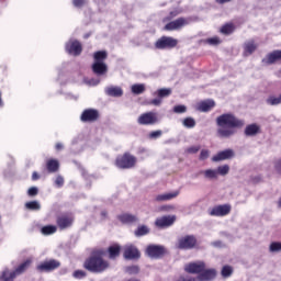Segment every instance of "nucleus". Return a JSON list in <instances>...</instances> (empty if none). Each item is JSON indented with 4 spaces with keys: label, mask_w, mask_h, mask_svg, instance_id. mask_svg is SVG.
Instances as JSON below:
<instances>
[{
    "label": "nucleus",
    "mask_w": 281,
    "mask_h": 281,
    "mask_svg": "<svg viewBox=\"0 0 281 281\" xmlns=\"http://www.w3.org/2000/svg\"><path fill=\"white\" fill-rule=\"evenodd\" d=\"M216 135L220 139H229L234 137L236 128H243L245 126V121L236 117L232 113H224L216 117Z\"/></svg>",
    "instance_id": "f257e3e1"
},
{
    "label": "nucleus",
    "mask_w": 281,
    "mask_h": 281,
    "mask_svg": "<svg viewBox=\"0 0 281 281\" xmlns=\"http://www.w3.org/2000/svg\"><path fill=\"white\" fill-rule=\"evenodd\" d=\"M85 269L92 273H102L109 269V261L102 259L101 256L94 255L85 262Z\"/></svg>",
    "instance_id": "f03ea898"
},
{
    "label": "nucleus",
    "mask_w": 281,
    "mask_h": 281,
    "mask_svg": "<svg viewBox=\"0 0 281 281\" xmlns=\"http://www.w3.org/2000/svg\"><path fill=\"white\" fill-rule=\"evenodd\" d=\"M106 56H108L106 50H99L94 53L93 55L94 63L92 65V70H93V74H95L97 76H104V74L109 71V68L104 63V60H106Z\"/></svg>",
    "instance_id": "7ed1b4c3"
},
{
    "label": "nucleus",
    "mask_w": 281,
    "mask_h": 281,
    "mask_svg": "<svg viewBox=\"0 0 281 281\" xmlns=\"http://www.w3.org/2000/svg\"><path fill=\"white\" fill-rule=\"evenodd\" d=\"M30 265H32V260L27 259L26 261L21 263L14 271L4 269L2 272H0V280L14 281V278H16V276H21V273H24L30 268Z\"/></svg>",
    "instance_id": "20e7f679"
},
{
    "label": "nucleus",
    "mask_w": 281,
    "mask_h": 281,
    "mask_svg": "<svg viewBox=\"0 0 281 281\" xmlns=\"http://www.w3.org/2000/svg\"><path fill=\"white\" fill-rule=\"evenodd\" d=\"M135 164H137V158L130 153L119 156L115 160L116 168H121L123 170L135 168Z\"/></svg>",
    "instance_id": "39448f33"
},
{
    "label": "nucleus",
    "mask_w": 281,
    "mask_h": 281,
    "mask_svg": "<svg viewBox=\"0 0 281 281\" xmlns=\"http://www.w3.org/2000/svg\"><path fill=\"white\" fill-rule=\"evenodd\" d=\"M172 94V89L170 88H161L157 91L153 92L151 95L156 97V99H153L149 104H153L154 106H161V103L164 102V98H169V95Z\"/></svg>",
    "instance_id": "423d86ee"
},
{
    "label": "nucleus",
    "mask_w": 281,
    "mask_h": 281,
    "mask_svg": "<svg viewBox=\"0 0 281 281\" xmlns=\"http://www.w3.org/2000/svg\"><path fill=\"white\" fill-rule=\"evenodd\" d=\"M157 122H159V117L155 112L143 113L137 119V123L140 124V126H153L157 124Z\"/></svg>",
    "instance_id": "0eeeda50"
},
{
    "label": "nucleus",
    "mask_w": 281,
    "mask_h": 281,
    "mask_svg": "<svg viewBox=\"0 0 281 281\" xmlns=\"http://www.w3.org/2000/svg\"><path fill=\"white\" fill-rule=\"evenodd\" d=\"M178 44L179 41L177 38L170 36H162L156 42L155 47L156 49H172Z\"/></svg>",
    "instance_id": "6e6552de"
},
{
    "label": "nucleus",
    "mask_w": 281,
    "mask_h": 281,
    "mask_svg": "<svg viewBox=\"0 0 281 281\" xmlns=\"http://www.w3.org/2000/svg\"><path fill=\"white\" fill-rule=\"evenodd\" d=\"M65 49L70 56H80L82 54V44L78 40L70 38L66 43Z\"/></svg>",
    "instance_id": "1a4fd4ad"
},
{
    "label": "nucleus",
    "mask_w": 281,
    "mask_h": 281,
    "mask_svg": "<svg viewBox=\"0 0 281 281\" xmlns=\"http://www.w3.org/2000/svg\"><path fill=\"white\" fill-rule=\"evenodd\" d=\"M177 247L178 249H194L196 247V237L193 235L180 237Z\"/></svg>",
    "instance_id": "9d476101"
},
{
    "label": "nucleus",
    "mask_w": 281,
    "mask_h": 281,
    "mask_svg": "<svg viewBox=\"0 0 281 281\" xmlns=\"http://www.w3.org/2000/svg\"><path fill=\"white\" fill-rule=\"evenodd\" d=\"M232 212V205L229 204H222V205H216L212 209L209 210L210 216H227Z\"/></svg>",
    "instance_id": "9b49d317"
},
{
    "label": "nucleus",
    "mask_w": 281,
    "mask_h": 281,
    "mask_svg": "<svg viewBox=\"0 0 281 281\" xmlns=\"http://www.w3.org/2000/svg\"><path fill=\"white\" fill-rule=\"evenodd\" d=\"M58 267H60V261L55 260V259H49V260H45V261L41 262L37 266V271L47 273L49 271H54V270L58 269Z\"/></svg>",
    "instance_id": "f8f14e48"
},
{
    "label": "nucleus",
    "mask_w": 281,
    "mask_h": 281,
    "mask_svg": "<svg viewBox=\"0 0 281 281\" xmlns=\"http://www.w3.org/2000/svg\"><path fill=\"white\" fill-rule=\"evenodd\" d=\"M204 269H205V261H194V262L187 263L184 266V271H187V273H193L198 276H201V272L204 271Z\"/></svg>",
    "instance_id": "ddd939ff"
},
{
    "label": "nucleus",
    "mask_w": 281,
    "mask_h": 281,
    "mask_svg": "<svg viewBox=\"0 0 281 281\" xmlns=\"http://www.w3.org/2000/svg\"><path fill=\"white\" fill-rule=\"evenodd\" d=\"M190 23V20L184 18H179L175 21H171L165 25V30L168 32H172L175 30H181V27H186Z\"/></svg>",
    "instance_id": "4468645a"
},
{
    "label": "nucleus",
    "mask_w": 281,
    "mask_h": 281,
    "mask_svg": "<svg viewBox=\"0 0 281 281\" xmlns=\"http://www.w3.org/2000/svg\"><path fill=\"white\" fill-rule=\"evenodd\" d=\"M100 117V112L95 109H87L81 113V122H95Z\"/></svg>",
    "instance_id": "2eb2a0df"
},
{
    "label": "nucleus",
    "mask_w": 281,
    "mask_h": 281,
    "mask_svg": "<svg viewBox=\"0 0 281 281\" xmlns=\"http://www.w3.org/2000/svg\"><path fill=\"white\" fill-rule=\"evenodd\" d=\"M139 256V250L133 244H128L124 247V258L126 260H136Z\"/></svg>",
    "instance_id": "dca6fc26"
},
{
    "label": "nucleus",
    "mask_w": 281,
    "mask_h": 281,
    "mask_svg": "<svg viewBox=\"0 0 281 281\" xmlns=\"http://www.w3.org/2000/svg\"><path fill=\"white\" fill-rule=\"evenodd\" d=\"M180 193H181V191H179V190L160 193V194H157L155 196V201L157 203H164L166 201H172V199H177V196H179Z\"/></svg>",
    "instance_id": "f3484780"
},
{
    "label": "nucleus",
    "mask_w": 281,
    "mask_h": 281,
    "mask_svg": "<svg viewBox=\"0 0 281 281\" xmlns=\"http://www.w3.org/2000/svg\"><path fill=\"white\" fill-rule=\"evenodd\" d=\"M176 221H177V216L167 215V216L157 218L155 222V225H156V227H160L164 229L165 227H170L171 225H173Z\"/></svg>",
    "instance_id": "a211bd4d"
},
{
    "label": "nucleus",
    "mask_w": 281,
    "mask_h": 281,
    "mask_svg": "<svg viewBox=\"0 0 281 281\" xmlns=\"http://www.w3.org/2000/svg\"><path fill=\"white\" fill-rule=\"evenodd\" d=\"M146 254L149 258H161L166 254V248L164 246L151 245L147 247Z\"/></svg>",
    "instance_id": "6ab92c4d"
},
{
    "label": "nucleus",
    "mask_w": 281,
    "mask_h": 281,
    "mask_svg": "<svg viewBox=\"0 0 281 281\" xmlns=\"http://www.w3.org/2000/svg\"><path fill=\"white\" fill-rule=\"evenodd\" d=\"M216 278V269L205 266L204 271L198 276L199 281H212Z\"/></svg>",
    "instance_id": "aec40b11"
},
{
    "label": "nucleus",
    "mask_w": 281,
    "mask_h": 281,
    "mask_svg": "<svg viewBox=\"0 0 281 281\" xmlns=\"http://www.w3.org/2000/svg\"><path fill=\"white\" fill-rule=\"evenodd\" d=\"M105 93L111 98H122L124 90L120 86H109L105 88Z\"/></svg>",
    "instance_id": "412c9836"
},
{
    "label": "nucleus",
    "mask_w": 281,
    "mask_h": 281,
    "mask_svg": "<svg viewBox=\"0 0 281 281\" xmlns=\"http://www.w3.org/2000/svg\"><path fill=\"white\" fill-rule=\"evenodd\" d=\"M279 60H281V50H273L263 58L262 63L273 65V63H278Z\"/></svg>",
    "instance_id": "4be33fe9"
},
{
    "label": "nucleus",
    "mask_w": 281,
    "mask_h": 281,
    "mask_svg": "<svg viewBox=\"0 0 281 281\" xmlns=\"http://www.w3.org/2000/svg\"><path fill=\"white\" fill-rule=\"evenodd\" d=\"M235 153L233 149H225L223 151H220L217 155H215L212 158V161H225V159H232L234 158Z\"/></svg>",
    "instance_id": "5701e85b"
},
{
    "label": "nucleus",
    "mask_w": 281,
    "mask_h": 281,
    "mask_svg": "<svg viewBox=\"0 0 281 281\" xmlns=\"http://www.w3.org/2000/svg\"><path fill=\"white\" fill-rule=\"evenodd\" d=\"M256 49H258V44L254 40L244 43V56H251Z\"/></svg>",
    "instance_id": "b1692460"
},
{
    "label": "nucleus",
    "mask_w": 281,
    "mask_h": 281,
    "mask_svg": "<svg viewBox=\"0 0 281 281\" xmlns=\"http://www.w3.org/2000/svg\"><path fill=\"white\" fill-rule=\"evenodd\" d=\"M214 106V100H205L198 104V111H201L202 113H207V111H212Z\"/></svg>",
    "instance_id": "393cba45"
},
{
    "label": "nucleus",
    "mask_w": 281,
    "mask_h": 281,
    "mask_svg": "<svg viewBox=\"0 0 281 281\" xmlns=\"http://www.w3.org/2000/svg\"><path fill=\"white\" fill-rule=\"evenodd\" d=\"M200 175L207 181H216V179H218V171H216V169L202 170L200 171Z\"/></svg>",
    "instance_id": "a878e982"
},
{
    "label": "nucleus",
    "mask_w": 281,
    "mask_h": 281,
    "mask_svg": "<svg viewBox=\"0 0 281 281\" xmlns=\"http://www.w3.org/2000/svg\"><path fill=\"white\" fill-rule=\"evenodd\" d=\"M71 223H74V217L71 216H61L57 220V225L60 229H67V227H71Z\"/></svg>",
    "instance_id": "bb28decb"
},
{
    "label": "nucleus",
    "mask_w": 281,
    "mask_h": 281,
    "mask_svg": "<svg viewBox=\"0 0 281 281\" xmlns=\"http://www.w3.org/2000/svg\"><path fill=\"white\" fill-rule=\"evenodd\" d=\"M258 133H260V125L256 123L249 124L245 128V135H247V137H254L258 135Z\"/></svg>",
    "instance_id": "cd10ccee"
},
{
    "label": "nucleus",
    "mask_w": 281,
    "mask_h": 281,
    "mask_svg": "<svg viewBox=\"0 0 281 281\" xmlns=\"http://www.w3.org/2000/svg\"><path fill=\"white\" fill-rule=\"evenodd\" d=\"M120 245L115 244L109 247L108 251H109V258L111 260H115V258H117V256H120Z\"/></svg>",
    "instance_id": "c85d7f7f"
},
{
    "label": "nucleus",
    "mask_w": 281,
    "mask_h": 281,
    "mask_svg": "<svg viewBox=\"0 0 281 281\" xmlns=\"http://www.w3.org/2000/svg\"><path fill=\"white\" fill-rule=\"evenodd\" d=\"M60 164L56 159H49L46 162V168L48 172H57Z\"/></svg>",
    "instance_id": "c756f323"
},
{
    "label": "nucleus",
    "mask_w": 281,
    "mask_h": 281,
    "mask_svg": "<svg viewBox=\"0 0 281 281\" xmlns=\"http://www.w3.org/2000/svg\"><path fill=\"white\" fill-rule=\"evenodd\" d=\"M131 89H132V93H134V95H140V93H144V91H146V85L135 83L131 87Z\"/></svg>",
    "instance_id": "7c9ffc66"
},
{
    "label": "nucleus",
    "mask_w": 281,
    "mask_h": 281,
    "mask_svg": "<svg viewBox=\"0 0 281 281\" xmlns=\"http://www.w3.org/2000/svg\"><path fill=\"white\" fill-rule=\"evenodd\" d=\"M119 221H121V223H135L137 217L135 215L125 213L119 216Z\"/></svg>",
    "instance_id": "2f4dec72"
},
{
    "label": "nucleus",
    "mask_w": 281,
    "mask_h": 281,
    "mask_svg": "<svg viewBox=\"0 0 281 281\" xmlns=\"http://www.w3.org/2000/svg\"><path fill=\"white\" fill-rule=\"evenodd\" d=\"M57 227L55 225H47L42 227L41 232L44 236H52V234H56Z\"/></svg>",
    "instance_id": "473e14b6"
},
{
    "label": "nucleus",
    "mask_w": 281,
    "mask_h": 281,
    "mask_svg": "<svg viewBox=\"0 0 281 281\" xmlns=\"http://www.w3.org/2000/svg\"><path fill=\"white\" fill-rule=\"evenodd\" d=\"M150 233V228H148V226L146 225H140L137 227V229L134 232L135 236L139 237V236H146V234Z\"/></svg>",
    "instance_id": "72a5a7b5"
},
{
    "label": "nucleus",
    "mask_w": 281,
    "mask_h": 281,
    "mask_svg": "<svg viewBox=\"0 0 281 281\" xmlns=\"http://www.w3.org/2000/svg\"><path fill=\"white\" fill-rule=\"evenodd\" d=\"M26 210H31L33 212H38L41 210V203L38 201H31L25 203Z\"/></svg>",
    "instance_id": "f704fd0d"
},
{
    "label": "nucleus",
    "mask_w": 281,
    "mask_h": 281,
    "mask_svg": "<svg viewBox=\"0 0 281 281\" xmlns=\"http://www.w3.org/2000/svg\"><path fill=\"white\" fill-rule=\"evenodd\" d=\"M267 104H270V106H277L278 104H281V93L278 97L268 98Z\"/></svg>",
    "instance_id": "c9c22d12"
},
{
    "label": "nucleus",
    "mask_w": 281,
    "mask_h": 281,
    "mask_svg": "<svg viewBox=\"0 0 281 281\" xmlns=\"http://www.w3.org/2000/svg\"><path fill=\"white\" fill-rule=\"evenodd\" d=\"M182 125L186 128H194L196 126V121H194L192 117H187L182 121Z\"/></svg>",
    "instance_id": "e433bc0d"
},
{
    "label": "nucleus",
    "mask_w": 281,
    "mask_h": 281,
    "mask_svg": "<svg viewBox=\"0 0 281 281\" xmlns=\"http://www.w3.org/2000/svg\"><path fill=\"white\" fill-rule=\"evenodd\" d=\"M217 177L221 175V177H225V175L229 173V165L220 166L216 169Z\"/></svg>",
    "instance_id": "4c0bfd02"
},
{
    "label": "nucleus",
    "mask_w": 281,
    "mask_h": 281,
    "mask_svg": "<svg viewBox=\"0 0 281 281\" xmlns=\"http://www.w3.org/2000/svg\"><path fill=\"white\" fill-rule=\"evenodd\" d=\"M269 251L271 254L280 252L281 251V243L280 241L271 243L270 246H269Z\"/></svg>",
    "instance_id": "58836bf2"
},
{
    "label": "nucleus",
    "mask_w": 281,
    "mask_h": 281,
    "mask_svg": "<svg viewBox=\"0 0 281 281\" xmlns=\"http://www.w3.org/2000/svg\"><path fill=\"white\" fill-rule=\"evenodd\" d=\"M234 273V269L231 266H224L222 268V276L223 278H229Z\"/></svg>",
    "instance_id": "ea45409f"
},
{
    "label": "nucleus",
    "mask_w": 281,
    "mask_h": 281,
    "mask_svg": "<svg viewBox=\"0 0 281 281\" xmlns=\"http://www.w3.org/2000/svg\"><path fill=\"white\" fill-rule=\"evenodd\" d=\"M235 27L234 24H226L221 27L222 34H232L234 32Z\"/></svg>",
    "instance_id": "a19ab883"
},
{
    "label": "nucleus",
    "mask_w": 281,
    "mask_h": 281,
    "mask_svg": "<svg viewBox=\"0 0 281 281\" xmlns=\"http://www.w3.org/2000/svg\"><path fill=\"white\" fill-rule=\"evenodd\" d=\"M89 3V0H72L74 8H85Z\"/></svg>",
    "instance_id": "79ce46f5"
},
{
    "label": "nucleus",
    "mask_w": 281,
    "mask_h": 281,
    "mask_svg": "<svg viewBox=\"0 0 281 281\" xmlns=\"http://www.w3.org/2000/svg\"><path fill=\"white\" fill-rule=\"evenodd\" d=\"M125 271L130 276H136V273H139V267H137V266H130V267L125 268Z\"/></svg>",
    "instance_id": "37998d69"
},
{
    "label": "nucleus",
    "mask_w": 281,
    "mask_h": 281,
    "mask_svg": "<svg viewBox=\"0 0 281 281\" xmlns=\"http://www.w3.org/2000/svg\"><path fill=\"white\" fill-rule=\"evenodd\" d=\"M209 45H221V38L218 36L210 37L206 40Z\"/></svg>",
    "instance_id": "c03bdc74"
},
{
    "label": "nucleus",
    "mask_w": 281,
    "mask_h": 281,
    "mask_svg": "<svg viewBox=\"0 0 281 281\" xmlns=\"http://www.w3.org/2000/svg\"><path fill=\"white\" fill-rule=\"evenodd\" d=\"M83 82H85V85H88L89 87H98L100 79H85Z\"/></svg>",
    "instance_id": "a18cd8bd"
},
{
    "label": "nucleus",
    "mask_w": 281,
    "mask_h": 281,
    "mask_svg": "<svg viewBox=\"0 0 281 281\" xmlns=\"http://www.w3.org/2000/svg\"><path fill=\"white\" fill-rule=\"evenodd\" d=\"M74 278H76V280H82V278L87 277V272L82 271V270H77L74 272Z\"/></svg>",
    "instance_id": "49530a36"
},
{
    "label": "nucleus",
    "mask_w": 281,
    "mask_h": 281,
    "mask_svg": "<svg viewBox=\"0 0 281 281\" xmlns=\"http://www.w3.org/2000/svg\"><path fill=\"white\" fill-rule=\"evenodd\" d=\"M55 186L56 188H63V186H65V178H63V176H57L55 179Z\"/></svg>",
    "instance_id": "de8ad7c7"
},
{
    "label": "nucleus",
    "mask_w": 281,
    "mask_h": 281,
    "mask_svg": "<svg viewBox=\"0 0 281 281\" xmlns=\"http://www.w3.org/2000/svg\"><path fill=\"white\" fill-rule=\"evenodd\" d=\"M186 111H188V108H186V105H176L173 108L175 113H186Z\"/></svg>",
    "instance_id": "09e8293b"
},
{
    "label": "nucleus",
    "mask_w": 281,
    "mask_h": 281,
    "mask_svg": "<svg viewBox=\"0 0 281 281\" xmlns=\"http://www.w3.org/2000/svg\"><path fill=\"white\" fill-rule=\"evenodd\" d=\"M162 132L161 131H154L149 133V138L150 139H159L161 137Z\"/></svg>",
    "instance_id": "8fccbe9b"
},
{
    "label": "nucleus",
    "mask_w": 281,
    "mask_h": 281,
    "mask_svg": "<svg viewBox=\"0 0 281 281\" xmlns=\"http://www.w3.org/2000/svg\"><path fill=\"white\" fill-rule=\"evenodd\" d=\"M207 157H210V150L207 149H202L201 154H200V159L202 161H205V159H207Z\"/></svg>",
    "instance_id": "3c124183"
},
{
    "label": "nucleus",
    "mask_w": 281,
    "mask_h": 281,
    "mask_svg": "<svg viewBox=\"0 0 281 281\" xmlns=\"http://www.w3.org/2000/svg\"><path fill=\"white\" fill-rule=\"evenodd\" d=\"M27 194H29V196H36V194H38V188H36V187L30 188L27 191Z\"/></svg>",
    "instance_id": "603ef678"
},
{
    "label": "nucleus",
    "mask_w": 281,
    "mask_h": 281,
    "mask_svg": "<svg viewBox=\"0 0 281 281\" xmlns=\"http://www.w3.org/2000/svg\"><path fill=\"white\" fill-rule=\"evenodd\" d=\"M274 170L278 175H281V158L274 162Z\"/></svg>",
    "instance_id": "864d4df0"
},
{
    "label": "nucleus",
    "mask_w": 281,
    "mask_h": 281,
    "mask_svg": "<svg viewBox=\"0 0 281 281\" xmlns=\"http://www.w3.org/2000/svg\"><path fill=\"white\" fill-rule=\"evenodd\" d=\"M199 150H201L200 146H192L188 148V153H191L192 155H194L195 153H199Z\"/></svg>",
    "instance_id": "5fc2aeb1"
},
{
    "label": "nucleus",
    "mask_w": 281,
    "mask_h": 281,
    "mask_svg": "<svg viewBox=\"0 0 281 281\" xmlns=\"http://www.w3.org/2000/svg\"><path fill=\"white\" fill-rule=\"evenodd\" d=\"M212 246L217 247L218 249H221V248L225 247V244L221 240H215V241L212 243Z\"/></svg>",
    "instance_id": "6e6d98bb"
},
{
    "label": "nucleus",
    "mask_w": 281,
    "mask_h": 281,
    "mask_svg": "<svg viewBox=\"0 0 281 281\" xmlns=\"http://www.w3.org/2000/svg\"><path fill=\"white\" fill-rule=\"evenodd\" d=\"M179 281H196L193 277H180Z\"/></svg>",
    "instance_id": "4d7b16f0"
},
{
    "label": "nucleus",
    "mask_w": 281,
    "mask_h": 281,
    "mask_svg": "<svg viewBox=\"0 0 281 281\" xmlns=\"http://www.w3.org/2000/svg\"><path fill=\"white\" fill-rule=\"evenodd\" d=\"M32 179H33V181L38 180V172L34 171L32 175Z\"/></svg>",
    "instance_id": "13d9d810"
},
{
    "label": "nucleus",
    "mask_w": 281,
    "mask_h": 281,
    "mask_svg": "<svg viewBox=\"0 0 281 281\" xmlns=\"http://www.w3.org/2000/svg\"><path fill=\"white\" fill-rule=\"evenodd\" d=\"M164 210H166V212H170V210H175V206L166 205V206H164Z\"/></svg>",
    "instance_id": "bf43d9fd"
},
{
    "label": "nucleus",
    "mask_w": 281,
    "mask_h": 281,
    "mask_svg": "<svg viewBox=\"0 0 281 281\" xmlns=\"http://www.w3.org/2000/svg\"><path fill=\"white\" fill-rule=\"evenodd\" d=\"M55 148L56 150H63V143H57Z\"/></svg>",
    "instance_id": "052dcab7"
},
{
    "label": "nucleus",
    "mask_w": 281,
    "mask_h": 281,
    "mask_svg": "<svg viewBox=\"0 0 281 281\" xmlns=\"http://www.w3.org/2000/svg\"><path fill=\"white\" fill-rule=\"evenodd\" d=\"M4 103H3V98H1V91H0V109H3Z\"/></svg>",
    "instance_id": "680f3d73"
},
{
    "label": "nucleus",
    "mask_w": 281,
    "mask_h": 281,
    "mask_svg": "<svg viewBox=\"0 0 281 281\" xmlns=\"http://www.w3.org/2000/svg\"><path fill=\"white\" fill-rule=\"evenodd\" d=\"M232 0H216L217 3H229Z\"/></svg>",
    "instance_id": "e2e57ef3"
},
{
    "label": "nucleus",
    "mask_w": 281,
    "mask_h": 281,
    "mask_svg": "<svg viewBox=\"0 0 281 281\" xmlns=\"http://www.w3.org/2000/svg\"><path fill=\"white\" fill-rule=\"evenodd\" d=\"M76 144H78V138H75V139L72 140V146H76Z\"/></svg>",
    "instance_id": "0e129e2a"
},
{
    "label": "nucleus",
    "mask_w": 281,
    "mask_h": 281,
    "mask_svg": "<svg viewBox=\"0 0 281 281\" xmlns=\"http://www.w3.org/2000/svg\"><path fill=\"white\" fill-rule=\"evenodd\" d=\"M277 205H278V207L281 209V198L278 200Z\"/></svg>",
    "instance_id": "69168bd1"
},
{
    "label": "nucleus",
    "mask_w": 281,
    "mask_h": 281,
    "mask_svg": "<svg viewBox=\"0 0 281 281\" xmlns=\"http://www.w3.org/2000/svg\"><path fill=\"white\" fill-rule=\"evenodd\" d=\"M105 214H106V213H104V212L102 213L103 216H105Z\"/></svg>",
    "instance_id": "338daca9"
}]
</instances>
